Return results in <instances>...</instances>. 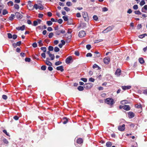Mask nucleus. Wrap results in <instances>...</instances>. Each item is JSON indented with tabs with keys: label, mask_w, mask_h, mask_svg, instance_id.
Wrapping results in <instances>:
<instances>
[{
	"label": "nucleus",
	"mask_w": 147,
	"mask_h": 147,
	"mask_svg": "<svg viewBox=\"0 0 147 147\" xmlns=\"http://www.w3.org/2000/svg\"><path fill=\"white\" fill-rule=\"evenodd\" d=\"M63 120L64 121L63 122V124H66L68 122V119L66 117H64L63 118Z\"/></svg>",
	"instance_id": "obj_21"
},
{
	"label": "nucleus",
	"mask_w": 147,
	"mask_h": 147,
	"mask_svg": "<svg viewBox=\"0 0 147 147\" xmlns=\"http://www.w3.org/2000/svg\"><path fill=\"white\" fill-rule=\"evenodd\" d=\"M78 89L80 91H82L84 90V88L82 86H79L78 87Z\"/></svg>",
	"instance_id": "obj_27"
},
{
	"label": "nucleus",
	"mask_w": 147,
	"mask_h": 147,
	"mask_svg": "<svg viewBox=\"0 0 147 147\" xmlns=\"http://www.w3.org/2000/svg\"><path fill=\"white\" fill-rule=\"evenodd\" d=\"M54 51L55 52H57L59 51V49L58 47H55L54 49Z\"/></svg>",
	"instance_id": "obj_34"
},
{
	"label": "nucleus",
	"mask_w": 147,
	"mask_h": 147,
	"mask_svg": "<svg viewBox=\"0 0 147 147\" xmlns=\"http://www.w3.org/2000/svg\"><path fill=\"white\" fill-rule=\"evenodd\" d=\"M121 73V70L120 69H117L115 73V74L116 75L119 76H120Z\"/></svg>",
	"instance_id": "obj_13"
},
{
	"label": "nucleus",
	"mask_w": 147,
	"mask_h": 147,
	"mask_svg": "<svg viewBox=\"0 0 147 147\" xmlns=\"http://www.w3.org/2000/svg\"><path fill=\"white\" fill-rule=\"evenodd\" d=\"M58 22L60 24H61L63 22V20L61 19H59L58 20H57Z\"/></svg>",
	"instance_id": "obj_51"
},
{
	"label": "nucleus",
	"mask_w": 147,
	"mask_h": 147,
	"mask_svg": "<svg viewBox=\"0 0 147 147\" xmlns=\"http://www.w3.org/2000/svg\"><path fill=\"white\" fill-rule=\"evenodd\" d=\"M63 18V19L64 21H67L68 20V17L67 16H63L62 17Z\"/></svg>",
	"instance_id": "obj_39"
},
{
	"label": "nucleus",
	"mask_w": 147,
	"mask_h": 147,
	"mask_svg": "<svg viewBox=\"0 0 147 147\" xmlns=\"http://www.w3.org/2000/svg\"><path fill=\"white\" fill-rule=\"evenodd\" d=\"M38 46L39 47H41L43 45V44L42 43V41L41 40H40L38 42Z\"/></svg>",
	"instance_id": "obj_31"
},
{
	"label": "nucleus",
	"mask_w": 147,
	"mask_h": 147,
	"mask_svg": "<svg viewBox=\"0 0 147 147\" xmlns=\"http://www.w3.org/2000/svg\"><path fill=\"white\" fill-rule=\"evenodd\" d=\"M94 53H95V54L94 55V57H99L100 56V54L98 51H96Z\"/></svg>",
	"instance_id": "obj_20"
},
{
	"label": "nucleus",
	"mask_w": 147,
	"mask_h": 147,
	"mask_svg": "<svg viewBox=\"0 0 147 147\" xmlns=\"http://www.w3.org/2000/svg\"><path fill=\"white\" fill-rule=\"evenodd\" d=\"M146 36H147V34L145 33L139 35L138 37L140 38H142Z\"/></svg>",
	"instance_id": "obj_23"
},
{
	"label": "nucleus",
	"mask_w": 147,
	"mask_h": 147,
	"mask_svg": "<svg viewBox=\"0 0 147 147\" xmlns=\"http://www.w3.org/2000/svg\"><path fill=\"white\" fill-rule=\"evenodd\" d=\"M113 26H109L106 29L103 30L102 32V33H105L111 31L113 28Z\"/></svg>",
	"instance_id": "obj_2"
},
{
	"label": "nucleus",
	"mask_w": 147,
	"mask_h": 147,
	"mask_svg": "<svg viewBox=\"0 0 147 147\" xmlns=\"http://www.w3.org/2000/svg\"><path fill=\"white\" fill-rule=\"evenodd\" d=\"M110 61V59L109 57H105L104 59V62L106 64H108Z\"/></svg>",
	"instance_id": "obj_9"
},
{
	"label": "nucleus",
	"mask_w": 147,
	"mask_h": 147,
	"mask_svg": "<svg viewBox=\"0 0 147 147\" xmlns=\"http://www.w3.org/2000/svg\"><path fill=\"white\" fill-rule=\"evenodd\" d=\"M3 142H4V143L5 144H7L9 143L8 141L6 139L4 138V139H3Z\"/></svg>",
	"instance_id": "obj_49"
},
{
	"label": "nucleus",
	"mask_w": 147,
	"mask_h": 147,
	"mask_svg": "<svg viewBox=\"0 0 147 147\" xmlns=\"http://www.w3.org/2000/svg\"><path fill=\"white\" fill-rule=\"evenodd\" d=\"M7 4L9 6H12L13 5V3L12 1H9L7 3Z\"/></svg>",
	"instance_id": "obj_29"
},
{
	"label": "nucleus",
	"mask_w": 147,
	"mask_h": 147,
	"mask_svg": "<svg viewBox=\"0 0 147 147\" xmlns=\"http://www.w3.org/2000/svg\"><path fill=\"white\" fill-rule=\"evenodd\" d=\"M97 67H98L99 69H100V67L97 64H94L92 66V68L93 69H95Z\"/></svg>",
	"instance_id": "obj_36"
},
{
	"label": "nucleus",
	"mask_w": 147,
	"mask_h": 147,
	"mask_svg": "<svg viewBox=\"0 0 147 147\" xmlns=\"http://www.w3.org/2000/svg\"><path fill=\"white\" fill-rule=\"evenodd\" d=\"M128 102V101H127V100H122L121 101V103L122 104H123V103H124V104H127V103Z\"/></svg>",
	"instance_id": "obj_53"
},
{
	"label": "nucleus",
	"mask_w": 147,
	"mask_h": 147,
	"mask_svg": "<svg viewBox=\"0 0 147 147\" xmlns=\"http://www.w3.org/2000/svg\"><path fill=\"white\" fill-rule=\"evenodd\" d=\"M45 62L47 65L49 66H51L52 65V63L47 60H46L45 61Z\"/></svg>",
	"instance_id": "obj_22"
},
{
	"label": "nucleus",
	"mask_w": 147,
	"mask_h": 147,
	"mask_svg": "<svg viewBox=\"0 0 147 147\" xmlns=\"http://www.w3.org/2000/svg\"><path fill=\"white\" fill-rule=\"evenodd\" d=\"M48 50L49 51H52L53 50V47L52 46H50L48 47Z\"/></svg>",
	"instance_id": "obj_38"
},
{
	"label": "nucleus",
	"mask_w": 147,
	"mask_h": 147,
	"mask_svg": "<svg viewBox=\"0 0 147 147\" xmlns=\"http://www.w3.org/2000/svg\"><path fill=\"white\" fill-rule=\"evenodd\" d=\"M8 13V12L6 9H4L2 11V14L3 15H5L6 14H7Z\"/></svg>",
	"instance_id": "obj_26"
},
{
	"label": "nucleus",
	"mask_w": 147,
	"mask_h": 147,
	"mask_svg": "<svg viewBox=\"0 0 147 147\" xmlns=\"http://www.w3.org/2000/svg\"><path fill=\"white\" fill-rule=\"evenodd\" d=\"M93 19L95 21H97L98 18L97 16L95 15H94L93 16Z\"/></svg>",
	"instance_id": "obj_44"
},
{
	"label": "nucleus",
	"mask_w": 147,
	"mask_h": 147,
	"mask_svg": "<svg viewBox=\"0 0 147 147\" xmlns=\"http://www.w3.org/2000/svg\"><path fill=\"white\" fill-rule=\"evenodd\" d=\"M108 10V9L105 7H104L102 8V11L104 12L106 11H107Z\"/></svg>",
	"instance_id": "obj_58"
},
{
	"label": "nucleus",
	"mask_w": 147,
	"mask_h": 147,
	"mask_svg": "<svg viewBox=\"0 0 147 147\" xmlns=\"http://www.w3.org/2000/svg\"><path fill=\"white\" fill-rule=\"evenodd\" d=\"M46 67L45 65H42L41 67V69L42 70H45L46 69Z\"/></svg>",
	"instance_id": "obj_46"
},
{
	"label": "nucleus",
	"mask_w": 147,
	"mask_h": 147,
	"mask_svg": "<svg viewBox=\"0 0 147 147\" xmlns=\"http://www.w3.org/2000/svg\"><path fill=\"white\" fill-rule=\"evenodd\" d=\"M66 5L68 6H70L71 5V3L70 1H67L66 3Z\"/></svg>",
	"instance_id": "obj_61"
},
{
	"label": "nucleus",
	"mask_w": 147,
	"mask_h": 147,
	"mask_svg": "<svg viewBox=\"0 0 147 147\" xmlns=\"http://www.w3.org/2000/svg\"><path fill=\"white\" fill-rule=\"evenodd\" d=\"M72 37V35L71 34H69V35H68L67 37V40H66V42L67 43L69 42L70 41L71 38Z\"/></svg>",
	"instance_id": "obj_15"
},
{
	"label": "nucleus",
	"mask_w": 147,
	"mask_h": 147,
	"mask_svg": "<svg viewBox=\"0 0 147 147\" xmlns=\"http://www.w3.org/2000/svg\"><path fill=\"white\" fill-rule=\"evenodd\" d=\"M143 93L146 95H147V89L144 90Z\"/></svg>",
	"instance_id": "obj_64"
},
{
	"label": "nucleus",
	"mask_w": 147,
	"mask_h": 147,
	"mask_svg": "<svg viewBox=\"0 0 147 147\" xmlns=\"http://www.w3.org/2000/svg\"><path fill=\"white\" fill-rule=\"evenodd\" d=\"M83 17L84 19V20L86 21H87L88 20V14L86 12H84L82 13Z\"/></svg>",
	"instance_id": "obj_4"
},
{
	"label": "nucleus",
	"mask_w": 147,
	"mask_h": 147,
	"mask_svg": "<svg viewBox=\"0 0 147 147\" xmlns=\"http://www.w3.org/2000/svg\"><path fill=\"white\" fill-rule=\"evenodd\" d=\"M131 86H122L121 88L123 90H129L131 88Z\"/></svg>",
	"instance_id": "obj_12"
},
{
	"label": "nucleus",
	"mask_w": 147,
	"mask_h": 147,
	"mask_svg": "<svg viewBox=\"0 0 147 147\" xmlns=\"http://www.w3.org/2000/svg\"><path fill=\"white\" fill-rule=\"evenodd\" d=\"M38 24V22L37 21H34L33 22V25L34 26H36Z\"/></svg>",
	"instance_id": "obj_52"
},
{
	"label": "nucleus",
	"mask_w": 147,
	"mask_h": 147,
	"mask_svg": "<svg viewBox=\"0 0 147 147\" xmlns=\"http://www.w3.org/2000/svg\"><path fill=\"white\" fill-rule=\"evenodd\" d=\"M86 33L85 31L81 30L78 33V36L82 38L86 35Z\"/></svg>",
	"instance_id": "obj_5"
},
{
	"label": "nucleus",
	"mask_w": 147,
	"mask_h": 147,
	"mask_svg": "<svg viewBox=\"0 0 147 147\" xmlns=\"http://www.w3.org/2000/svg\"><path fill=\"white\" fill-rule=\"evenodd\" d=\"M83 140L82 138H79L77 140L76 143L78 144H81L83 143Z\"/></svg>",
	"instance_id": "obj_17"
},
{
	"label": "nucleus",
	"mask_w": 147,
	"mask_h": 147,
	"mask_svg": "<svg viewBox=\"0 0 147 147\" xmlns=\"http://www.w3.org/2000/svg\"><path fill=\"white\" fill-rule=\"evenodd\" d=\"M72 60V58L71 56H69L67 57L65 60V62L67 64L70 63V61Z\"/></svg>",
	"instance_id": "obj_10"
},
{
	"label": "nucleus",
	"mask_w": 147,
	"mask_h": 147,
	"mask_svg": "<svg viewBox=\"0 0 147 147\" xmlns=\"http://www.w3.org/2000/svg\"><path fill=\"white\" fill-rule=\"evenodd\" d=\"M41 50L43 51L44 52H45L47 50V49L46 47H41L40 48Z\"/></svg>",
	"instance_id": "obj_42"
},
{
	"label": "nucleus",
	"mask_w": 147,
	"mask_h": 147,
	"mask_svg": "<svg viewBox=\"0 0 147 147\" xmlns=\"http://www.w3.org/2000/svg\"><path fill=\"white\" fill-rule=\"evenodd\" d=\"M89 80L90 82H94L95 80V79L92 78H90L89 79Z\"/></svg>",
	"instance_id": "obj_60"
},
{
	"label": "nucleus",
	"mask_w": 147,
	"mask_h": 147,
	"mask_svg": "<svg viewBox=\"0 0 147 147\" xmlns=\"http://www.w3.org/2000/svg\"><path fill=\"white\" fill-rule=\"evenodd\" d=\"M14 7L15 9H18L20 8V7L19 5L16 4H14Z\"/></svg>",
	"instance_id": "obj_30"
},
{
	"label": "nucleus",
	"mask_w": 147,
	"mask_h": 147,
	"mask_svg": "<svg viewBox=\"0 0 147 147\" xmlns=\"http://www.w3.org/2000/svg\"><path fill=\"white\" fill-rule=\"evenodd\" d=\"M15 15L14 14H11L10 16L8 18V19L11 21H12L15 17Z\"/></svg>",
	"instance_id": "obj_19"
},
{
	"label": "nucleus",
	"mask_w": 147,
	"mask_h": 147,
	"mask_svg": "<svg viewBox=\"0 0 147 147\" xmlns=\"http://www.w3.org/2000/svg\"><path fill=\"white\" fill-rule=\"evenodd\" d=\"M53 35V33L51 32L48 35L49 38H51L52 37Z\"/></svg>",
	"instance_id": "obj_47"
},
{
	"label": "nucleus",
	"mask_w": 147,
	"mask_h": 147,
	"mask_svg": "<svg viewBox=\"0 0 147 147\" xmlns=\"http://www.w3.org/2000/svg\"><path fill=\"white\" fill-rule=\"evenodd\" d=\"M139 61L141 64H143L144 62L145 61L142 57L138 59Z\"/></svg>",
	"instance_id": "obj_18"
},
{
	"label": "nucleus",
	"mask_w": 147,
	"mask_h": 147,
	"mask_svg": "<svg viewBox=\"0 0 147 147\" xmlns=\"http://www.w3.org/2000/svg\"><path fill=\"white\" fill-rule=\"evenodd\" d=\"M25 25H24L22 26L16 27V29L18 30H21V31H23L25 29Z\"/></svg>",
	"instance_id": "obj_11"
},
{
	"label": "nucleus",
	"mask_w": 147,
	"mask_h": 147,
	"mask_svg": "<svg viewBox=\"0 0 147 147\" xmlns=\"http://www.w3.org/2000/svg\"><path fill=\"white\" fill-rule=\"evenodd\" d=\"M56 69L57 70L61 71V72H63L64 70L63 67L62 65L57 67Z\"/></svg>",
	"instance_id": "obj_16"
},
{
	"label": "nucleus",
	"mask_w": 147,
	"mask_h": 147,
	"mask_svg": "<svg viewBox=\"0 0 147 147\" xmlns=\"http://www.w3.org/2000/svg\"><path fill=\"white\" fill-rule=\"evenodd\" d=\"M133 8L134 10H137L138 8V5H135L133 6Z\"/></svg>",
	"instance_id": "obj_48"
},
{
	"label": "nucleus",
	"mask_w": 147,
	"mask_h": 147,
	"mask_svg": "<svg viewBox=\"0 0 147 147\" xmlns=\"http://www.w3.org/2000/svg\"><path fill=\"white\" fill-rule=\"evenodd\" d=\"M80 80L85 82H86L87 80V79L86 78H81Z\"/></svg>",
	"instance_id": "obj_55"
},
{
	"label": "nucleus",
	"mask_w": 147,
	"mask_h": 147,
	"mask_svg": "<svg viewBox=\"0 0 147 147\" xmlns=\"http://www.w3.org/2000/svg\"><path fill=\"white\" fill-rule=\"evenodd\" d=\"M2 98L4 100H6L7 99V96L5 95H3L2 96Z\"/></svg>",
	"instance_id": "obj_63"
},
{
	"label": "nucleus",
	"mask_w": 147,
	"mask_h": 147,
	"mask_svg": "<svg viewBox=\"0 0 147 147\" xmlns=\"http://www.w3.org/2000/svg\"><path fill=\"white\" fill-rule=\"evenodd\" d=\"M135 107H136L138 109L142 108L141 105L140 104L139 105L138 104H136L135 105Z\"/></svg>",
	"instance_id": "obj_40"
},
{
	"label": "nucleus",
	"mask_w": 147,
	"mask_h": 147,
	"mask_svg": "<svg viewBox=\"0 0 147 147\" xmlns=\"http://www.w3.org/2000/svg\"><path fill=\"white\" fill-rule=\"evenodd\" d=\"M125 125L124 124L122 125H119L118 127V129L120 131H123L125 129Z\"/></svg>",
	"instance_id": "obj_8"
},
{
	"label": "nucleus",
	"mask_w": 147,
	"mask_h": 147,
	"mask_svg": "<svg viewBox=\"0 0 147 147\" xmlns=\"http://www.w3.org/2000/svg\"><path fill=\"white\" fill-rule=\"evenodd\" d=\"M64 9L67 11L68 12L70 10V9L69 8L65 7H64Z\"/></svg>",
	"instance_id": "obj_57"
},
{
	"label": "nucleus",
	"mask_w": 147,
	"mask_h": 147,
	"mask_svg": "<svg viewBox=\"0 0 147 147\" xmlns=\"http://www.w3.org/2000/svg\"><path fill=\"white\" fill-rule=\"evenodd\" d=\"M122 108L123 109L126 111H129L130 109L129 106L128 105H125L122 107Z\"/></svg>",
	"instance_id": "obj_14"
},
{
	"label": "nucleus",
	"mask_w": 147,
	"mask_h": 147,
	"mask_svg": "<svg viewBox=\"0 0 147 147\" xmlns=\"http://www.w3.org/2000/svg\"><path fill=\"white\" fill-rule=\"evenodd\" d=\"M61 62L60 61H58L55 63V65L57 66L61 64Z\"/></svg>",
	"instance_id": "obj_43"
},
{
	"label": "nucleus",
	"mask_w": 147,
	"mask_h": 147,
	"mask_svg": "<svg viewBox=\"0 0 147 147\" xmlns=\"http://www.w3.org/2000/svg\"><path fill=\"white\" fill-rule=\"evenodd\" d=\"M134 13L135 14L137 15H141L142 14V13L139 10L135 11Z\"/></svg>",
	"instance_id": "obj_32"
},
{
	"label": "nucleus",
	"mask_w": 147,
	"mask_h": 147,
	"mask_svg": "<svg viewBox=\"0 0 147 147\" xmlns=\"http://www.w3.org/2000/svg\"><path fill=\"white\" fill-rule=\"evenodd\" d=\"M145 4V2L144 0H142L141 2L140 3V5L141 6H142Z\"/></svg>",
	"instance_id": "obj_37"
},
{
	"label": "nucleus",
	"mask_w": 147,
	"mask_h": 147,
	"mask_svg": "<svg viewBox=\"0 0 147 147\" xmlns=\"http://www.w3.org/2000/svg\"><path fill=\"white\" fill-rule=\"evenodd\" d=\"M8 37L9 38H12V34L10 33H7Z\"/></svg>",
	"instance_id": "obj_50"
},
{
	"label": "nucleus",
	"mask_w": 147,
	"mask_h": 147,
	"mask_svg": "<svg viewBox=\"0 0 147 147\" xmlns=\"http://www.w3.org/2000/svg\"><path fill=\"white\" fill-rule=\"evenodd\" d=\"M93 86V85L92 83H89L85 84L84 86L85 88L88 89L92 87Z\"/></svg>",
	"instance_id": "obj_3"
},
{
	"label": "nucleus",
	"mask_w": 147,
	"mask_h": 147,
	"mask_svg": "<svg viewBox=\"0 0 147 147\" xmlns=\"http://www.w3.org/2000/svg\"><path fill=\"white\" fill-rule=\"evenodd\" d=\"M32 46L34 48H36L37 47V45L36 42H34L32 44Z\"/></svg>",
	"instance_id": "obj_56"
},
{
	"label": "nucleus",
	"mask_w": 147,
	"mask_h": 147,
	"mask_svg": "<svg viewBox=\"0 0 147 147\" xmlns=\"http://www.w3.org/2000/svg\"><path fill=\"white\" fill-rule=\"evenodd\" d=\"M55 34L56 36H59L60 34V30H57L55 32Z\"/></svg>",
	"instance_id": "obj_41"
},
{
	"label": "nucleus",
	"mask_w": 147,
	"mask_h": 147,
	"mask_svg": "<svg viewBox=\"0 0 147 147\" xmlns=\"http://www.w3.org/2000/svg\"><path fill=\"white\" fill-rule=\"evenodd\" d=\"M25 60L26 62H30L31 61V59L29 58L26 57L25 58Z\"/></svg>",
	"instance_id": "obj_45"
},
{
	"label": "nucleus",
	"mask_w": 147,
	"mask_h": 147,
	"mask_svg": "<svg viewBox=\"0 0 147 147\" xmlns=\"http://www.w3.org/2000/svg\"><path fill=\"white\" fill-rule=\"evenodd\" d=\"M112 144L111 142H108L106 144V146L107 147H110L112 146Z\"/></svg>",
	"instance_id": "obj_25"
},
{
	"label": "nucleus",
	"mask_w": 147,
	"mask_h": 147,
	"mask_svg": "<svg viewBox=\"0 0 147 147\" xmlns=\"http://www.w3.org/2000/svg\"><path fill=\"white\" fill-rule=\"evenodd\" d=\"M15 15L17 18L19 19H20L22 18L23 17V15L18 12H16L15 13Z\"/></svg>",
	"instance_id": "obj_6"
},
{
	"label": "nucleus",
	"mask_w": 147,
	"mask_h": 147,
	"mask_svg": "<svg viewBox=\"0 0 147 147\" xmlns=\"http://www.w3.org/2000/svg\"><path fill=\"white\" fill-rule=\"evenodd\" d=\"M92 56V54L90 53H87L86 55V56L87 57H91Z\"/></svg>",
	"instance_id": "obj_59"
},
{
	"label": "nucleus",
	"mask_w": 147,
	"mask_h": 147,
	"mask_svg": "<svg viewBox=\"0 0 147 147\" xmlns=\"http://www.w3.org/2000/svg\"><path fill=\"white\" fill-rule=\"evenodd\" d=\"M50 57H51V60H53L54 59H55V56L54 54H51L49 56Z\"/></svg>",
	"instance_id": "obj_28"
},
{
	"label": "nucleus",
	"mask_w": 147,
	"mask_h": 147,
	"mask_svg": "<svg viewBox=\"0 0 147 147\" xmlns=\"http://www.w3.org/2000/svg\"><path fill=\"white\" fill-rule=\"evenodd\" d=\"M33 8H34V9L35 8L36 9H38V6L37 4H35L34 5Z\"/></svg>",
	"instance_id": "obj_62"
},
{
	"label": "nucleus",
	"mask_w": 147,
	"mask_h": 147,
	"mask_svg": "<svg viewBox=\"0 0 147 147\" xmlns=\"http://www.w3.org/2000/svg\"><path fill=\"white\" fill-rule=\"evenodd\" d=\"M32 5H29L27 6L28 9L30 10H32L34 9V8L32 7Z\"/></svg>",
	"instance_id": "obj_33"
},
{
	"label": "nucleus",
	"mask_w": 147,
	"mask_h": 147,
	"mask_svg": "<svg viewBox=\"0 0 147 147\" xmlns=\"http://www.w3.org/2000/svg\"><path fill=\"white\" fill-rule=\"evenodd\" d=\"M73 21L72 19H69L67 21V24L68 25H71L73 24Z\"/></svg>",
	"instance_id": "obj_24"
},
{
	"label": "nucleus",
	"mask_w": 147,
	"mask_h": 147,
	"mask_svg": "<svg viewBox=\"0 0 147 147\" xmlns=\"http://www.w3.org/2000/svg\"><path fill=\"white\" fill-rule=\"evenodd\" d=\"M134 116V113L130 111L128 113V117L130 119L133 118Z\"/></svg>",
	"instance_id": "obj_7"
},
{
	"label": "nucleus",
	"mask_w": 147,
	"mask_h": 147,
	"mask_svg": "<svg viewBox=\"0 0 147 147\" xmlns=\"http://www.w3.org/2000/svg\"><path fill=\"white\" fill-rule=\"evenodd\" d=\"M91 48V45H90L88 44L86 45V48L88 50H90Z\"/></svg>",
	"instance_id": "obj_54"
},
{
	"label": "nucleus",
	"mask_w": 147,
	"mask_h": 147,
	"mask_svg": "<svg viewBox=\"0 0 147 147\" xmlns=\"http://www.w3.org/2000/svg\"><path fill=\"white\" fill-rule=\"evenodd\" d=\"M47 24L49 26H51L52 24V22L51 21H48L47 22Z\"/></svg>",
	"instance_id": "obj_35"
},
{
	"label": "nucleus",
	"mask_w": 147,
	"mask_h": 147,
	"mask_svg": "<svg viewBox=\"0 0 147 147\" xmlns=\"http://www.w3.org/2000/svg\"><path fill=\"white\" fill-rule=\"evenodd\" d=\"M105 102L108 104L112 105L114 104V100L112 98H108L106 99Z\"/></svg>",
	"instance_id": "obj_1"
}]
</instances>
